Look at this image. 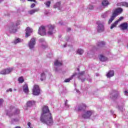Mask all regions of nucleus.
Instances as JSON below:
<instances>
[{
  "label": "nucleus",
  "instance_id": "obj_1",
  "mask_svg": "<svg viewBox=\"0 0 128 128\" xmlns=\"http://www.w3.org/2000/svg\"><path fill=\"white\" fill-rule=\"evenodd\" d=\"M40 120L42 124H46L48 126H52L54 124L52 116V113L50 112L48 106H44L43 107L42 113L41 115Z\"/></svg>",
  "mask_w": 128,
  "mask_h": 128
},
{
  "label": "nucleus",
  "instance_id": "obj_2",
  "mask_svg": "<svg viewBox=\"0 0 128 128\" xmlns=\"http://www.w3.org/2000/svg\"><path fill=\"white\" fill-rule=\"evenodd\" d=\"M124 12V9L121 8H118L114 10L112 14V16L110 18L108 21V24H110L118 14H120L122 12Z\"/></svg>",
  "mask_w": 128,
  "mask_h": 128
},
{
  "label": "nucleus",
  "instance_id": "obj_3",
  "mask_svg": "<svg viewBox=\"0 0 128 128\" xmlns=\"http://www.w3.org/2000/svg\"><path fill=\"white\" fill-rule=\"evenodd\" d=\"M46 28L47 30H48V34L49 36H52V34H54L56 32V27L50 24Z\"/></svg>",
  "mask_w": 128,
  "mask_h": 128
},
{
  "label": "nucleus",
  "instance_id": "obj_4",
  "mask_svg": "<svg viewBox=\"0 0 128 128\" xmlns=\"http://www.w3.org/2000/svg\"><path fill=\"white\" fill-rule=\"evenodd\" d=\"M118 96H120V93L118 92V91L116 90H113L112 92L110 94V98L113 100H116V98H118Z\"/></svg>",
  "mask_w": 128,
  "mask_h": 128
},
{
  "label": "nucleus",
  "instance_id": "obj_5",
  "mask_svg": "<svg viewBox=\"0 0 128 128\" xmlns=\"http://www.w3.org/2000/svg\"><path fill=\"white\" fill-rule=\"evenodd\" d=\"M32 92L34 96H38L40 94V90L38 85H34V86Z\"/></svg>",
  "mask_w": 128,
  "mask_h": 128
},
{
  "label": "nucleus",
  "instance_id": "obj_6",
  "mask_svg": "<svg viewBox=\"0 0 128 128\" xmlns=\"http://www.w3.org/2000/svg\"><path fill=\"white\" fill-rule=\"evenodd\" d=\"M36 38H32L30 40L29 43H28V46L30 50H32V48H34V46H36Z\"/></svg>",
  "mask_w": 128,
  "mask_h": 128
},
{
  "label": "nucleus",
  "instance_id": "obj_7",
  "mask_svg": "<svg viewBox=\"0 0 128 128\" xmlns=\"http://www.w3.org/2000/svg\"><path fill=\"white\" fill-rule=\"evenodd\" d=\"M92 114H94L93 110H88L86 114H82V118H90Z\"/></svg>",
  "mask_w": 128,
  "mask_h": 128
},
{
  "label": "nucleus",
  "instance_id": "obj_8",
  "mask_svg": "<svg viewBox=\"0 0 128 128\" xmlns=\"http://www.w3.org/2000/svg\"><path fill=\"white\" fill-rule=\"evenodd\" d=\"M97 24H98L97 31L98 32H102L104 30V24L100 23V22H96Z\"/></svg>",
  "mask_w": 128,
  "mask_h": 128
},
{
  "label": "nucleus",
  "instance_id": "obj_9",
  "mask_svg": "<svg viewBox=\"0 0 128 128\" xmlns=\"http://www.w3.org/2000/svg\"><path fill=\"white\" fill-rule=\"evenodd\" d=\"M17 26H15L14 24H12L11 26H9V32L11 34H14V32H16Z\"/></svg>",
  "mask_w": 128,
  "mask_h": 128
},
{
  "label": "nucleus",
  "instance_id": "obj_10",
  "mask_svg": "<svg viewBox=\"0 0 128 128\" xmlns=\"http://www.w3.org/2000/svg\"><path fill=\"white\" fill-rule=\"evenodd\" d=\"M38 34L40 36H46V28H44V26H41L39 28Z\"/></svg>",
  "mask_w": 128,
  "mask_h": 128
},
{
  "label": "nucleus",
  "instance_id": "obj_11",
  "mask_svg": "<svg viewBox=\"0 0 128 128\" xmlns=\"http://www.w3.org/2000/svg\"><path fill=\"white\" fill-rule=\"evenodd\" d=\"M86 108V104H81L78 105L77 108H76V110H78V112H80V110H84Z\"/></svg>",
  "mask_w": 128,
  "mask_h": 128
},
{
  "label": "nucleus",
  "instance_id": "obj_12",
  "mask_svg": "<svg viewBox=\"0 0 128 128\" xmlns=\"http://www.w3.org/2000/svg\"><path fill=\"white\" fill-rule=\"evenodd\" d=\"M13 70L14 69L12 68H8L6 69H4L0 72V74H10V72H12Z\"/></svg>",
  "mask_w": 128,
  "mask_h": 128
},
{
  "label": "nucleus",
  "instance_id": "obj_13",
  "mask_svg": "<svg viewBox=\"0 0 128 128\" xmlns=\"http://www.w3.org/2000/svg\"><path fill=\"white\" fill-rule=\"evenodd\" d=\"M84 71L78 74V78L82 82H84L86 78L84 76Z\"/></svg>",
  "mask_w": 128,
  "mask_h": 128
},
{
  "label": "nucleus",
  "instance_id": "obj_14",
  "mask_svg": "<svg viewBox=\"0 0 128 128\" xmlns=\"http://www.w3.org/2000/svg\"><path fill=\"white\" fill-rule=\"evenodd\" d=\"M119 28H121L122 30H128V24L127 22H124L120 25Z\"/></svg>",
  "mask_w": 128,
  "mask_h": 128
},
{
  "label": "nucleus",
  "instance_id": "obj_15",
  "mask_svg": "<svg viewBox=\"0 0 128 128\" xmlns=\"http://www.w3.org/2000/svg\"><path fill=\"white\" fill-rule=\"evenodd\" d=\"M26 38H28V36H30V34L32 32V29L30 28V27H28L26 30Z\"/></svg>",
  "mask_w": 128,
  "mask_h": 128
},
{
  "label": "nucleus",
  "instance_id": "obj_16",
  "mask_svg": "<svg viewBox=\"0 0 128 128\" xmlns=\"http://www.w3.org/2000/svg\"><path fill=\"white\" fill-rule=\"evenodd\" d=\"M124 18L123 16H121L120 17L118 20L116 21L110 26V29L112 30L113 28H116V25L118 24V22H120V20H122V19Z\"/></svg>",
  "mask_w": 128,
  "mask_h": 128
},
{
  "label": "nucleus",
  "instance_id": "obj_17",
  "mask_svg": "<svg viewBox=\"0 0 128 128\" xmlns=\"http://www.w3.org/2000/svg\"><path fill=\"white\" fill-rule=\"evenodd\" d=\"M118 6H126V8H128V2H121L118 3L116 4Z\"/></svg>",
  "mask_w": 128,
  "mask_h": 128
},
{
  "label": "nucleus",
  "instance_id": "obj_18",
  "mask_svg": "<svg viewBox=\"0 0 128 128\" xmlns=\"http://www.w3.org/2000/svg\"><path fill=\"white\" fill-rule=\"evenodd\" d=\"M23 92L26 94H28V86L27 84H25L23 86Z\"/></svg>",
  "mask_w": 128,
  "mask_h": 128
},
{
  "label": "nucleus",
  "instance_id": "obj_19",
  "mask_svg": "<svg viewBox=\"0 0 128 128\" xmlns=\"http://www.w3.org/2000/svg\"><path fill=\"white\" fill-rule=\"evenodd\" d=\"M39 10H40V8H35V9H33L29 10L28 12V13L29 14L32 15V14H34L35 12H38Z\"/></svg>",
  "mask_w": 128,
  "mask_h": 128
},
{
  "label": "nucleus",
  "instance_id": "obj_20",
  "mask_svg": "<svg viewBox=\"0 0 128 128\" xmlns=\"http://www.w3.org/2000/svg\"><path fill=\"white\" fill-rule=\"evenodd\" d=\"M114 76V70H110L106 74L107 78H112V76Z\"/></svg>",
  "mask_w": 128,
  "mask_h": 128
},
{
  "label": "nucleus",
  "instance_id": "obj_21",
  "mask_svg": "<svg viewBox=\"0 0 128 128\" xmlns=\"http://www.w3.org/2000/svg\"><path fill=\"white\" fill-rule=\"evenodd\" d=\"M99 60L100 62H106V60H108V58L104 55L100 54L99 56Z\"/></svg>",
  "mask_w": 128,
  "mask_h": 128
},
{
  "label": "nucleus",
  "instance_id": "obj_22",
  "mask_svg": "<svg viewBox=\"0 0 128 128\" xmlns=\"http://www.w3.org/2000/svg\"><path fill=\"white\" fill-rule=\"evenodd\" d=\"M46 78V74L44 72H42L40 74V80L42 82V80H45Z\"/></svg>",
  "mask_w": 128,
  "mask_h": 128
},
{
  "label": "nucleus",
  "instance_id": "obj_23",
  "mask_svg": "<svg viewBox=\"0 0 128 128\" xmlns=\"http://www.w3.org/2000/svg\"><path fill=\"white\" fill-rule=\"evenodd\" d=\"M76 76V73H75L71 77H70V78H66V79L64 82H70V81L71 80H72V78L74 76Z\"/></svg>",
  "mask_w": 128,
  "mask_h": 128
},
{
  "label": "nucleus",
  "instance_id": "obj_24",
  "mask_svg": "<svg viewBox=\"0 0 128 128\" xmlns=\"http://www.w3.org/2000/svg\"><path fill=\"white\" fill-rule=\"evenodd\" d=\"M54 65L56 66H62V62H58V60H56L54 62Z\"/></svg>",
  "mask_w": 128,
  "mask_h": 128
},
{
  "label": "nucleus",
  "instance_id": "obj_25",
  "mask_svg": "<svg viewBox=\"0 0 128 128\" xmlns=\"http://www.w3.org/2000/svg\"><path fill=\"white\" fill-rule=\"evenodd\" d=\"M36 104V102L34 101H29L27 102V106H32Z\"/></svg>",
  "mask_w": 128,
  "mask_h": 128
},
{
  "label": "nucleus",
  "instance_id": "obj_26",
  "mask_svg": "<svg viewBox=\"0 0 128 128\" xmlns=\"http://www.w3.org/2000/svg\"><path fill=\"white\" fill-rule=\"evenodd\" d=\"M53 8H58V10H60V2H58L56 3V4L53 6Z\"/></svg>",
  "mask_w": 128,
  "mask_h": 128
},
{
  "label": "nucleus",
  "instance_id": "obj_27",
  "mask_svg": "<svg viewBox=\"0 0 128 128\" xmlns=\"http://www.w3.org/2000/svg\"><path fill=\"white\" fill-rule=\"evenodd\" d=\"M18 82L19 84H22L24 82V77L20 76L18 78Z\"/></svg>",
  "mask_w": 128,
  "mask_h": 128
},
{
  "label": "nucleus",
  "instance_id": "obj_28",
  "mask_svg": "<svg viewBox=\"0 0 128 128\" xmlns=\"http://www.w3.org/2000/svg\"><path fill=\"white\" fill-rule=\"evenodd\" d=\"M77 54H80V56H82L84 54V50L82 49H78L77 50Z\"/></svg>",
  "mask_w": 128,
  "mask_h": 128
},
{
  "label": "nucleus",
  "instance_id": "obj_29",
  "mask_svg": "<svg viewBox=\"0 0 128 128\" xmlns=\"http://www.w3.org/2000/svg\"><path fill=\"white\" fill-rule=\"evenodd\" d=\"M102 5L104 6H108V1L104 0L102 2Z\"/></svg>",
  "mask_w": 128,
  "mask_h": 128
},
{
  "label": "nucleus",
  "instance_id": "obj_30",
  "mask_svg": "<svg viewBox=\"0 0 128 128\" xmlns=\"http://www.w3.org/2000/svg\"><path fill=\"white\" fill-rule=\"evenodd\" d=\"M104 44H106V42H98V46L100 47V46H104Z\"/></svg>",
  "mask_w": 128,
  "mask_h": 128
},
{
  "label": "nucleus",
  "instance_id": "obj_31",
  "mask_svg": "<svg viewBox=\"0 0 128 128\" xmlns=\"http://www.w3.org/2000/svg\"><path fill=\"white\" fill-rule=\"evenodd\" d=\"M108 12H106L105 13L102 14L101 16L102 18H108Z\"/></svg>",
  "mask_w": 128,
  "mask_h": 128
},
{
  "label": "nucleus",
  "instance_id": "obj_32",
  "mask_svg": "<svg viewBox=\"0 0 128 128\" xmlns=\"http://www.w3.org/2000/svg\"><path fill=\"white\" fill-rule=\"evenodd\" d=\"M50 4H51L50 1H47L46 2H44V4H46L47 8H50Z\"/></svg>",
  "mask_w": 128,
  "mask_h": 128
},
{
  "label": "nucleus",
  "instance_id": "obj_33",
  "mask_svg": "<svg viewBox=\"0 0 128 128\" xmlns=\"http://www.w3.org/2000/svg\"><path fill=\"white\" fill-rule=\"evenodd\" d=\"M18 42H20V38H17L15 40H14V44H18Z\"/></svg>",
  "mask_w": 128,
  "mask_h": 128
},
{
  "label": "nucleus",
  "instance_id": "obj_34",
  "mask_svg": "<svg viewBox=\"0 0 128 128\" xmlns=\"http://www.w3.org/2000/svg\"><path fill=\"white\" fill-rule=\"evenodd\" d=\"M4 102V100L2 98H0V107L2 106V103Z\"/></svg>",
  "mask_w": 128,
  "mask_h": 128
},
{
  "label": "nucleus",
  "instance_id": "obj_35",
  "mask_svg": "<svg viewBox=\"0 0 128 128\" xmlns=\"http://www.w3.org/2000/svg\"><path fill=\"white\" fill-rule=\"evenodd\" d=\"M88 8V10H94V6L92 5H89Z\"/></svg>",
  "mask_w": 128,
  "mask_h": 128
},
{
  "label": "nucleus",
  "instance_id": "obj_36",
  "mask_svg": "<svg viewBox=\"0 0 128 128\" xmlns=\"http://www.w3.org/2000/svg\"><path fill=\"white\" fill-rule=\"evenodd\" d=\"M20 114V110L16 109V112L14 114Z\"/></svg>",
  "mask_w": 128,
  "mask_h": 128
},
{
  "label": "nucleus",
  "instance_id": "obj_37",
  "mask_svg": "<svg viewBox=\"0 0 128 128\" xmlns=\"http://www.w3.org/2000/svg\"><path fill=\"white\" fill-rule=\"evenodd\" d=\"M65 106L66 108H68L70 106L68 104V100H66L65 102Z\"/></svg>",
  "mask_w": 128,
  "mask_h": 128
},
{
  "label": "nucleus",
  "instance_id": "obj_38",
  "mask_svg": "<svg viewBox=\"0 0 128 128\" xmlns=\"http://www.w3.org/2000/svg\"><path fill=\"white\" fill-rule=\"evenodd\" d=\"M34 6H36V4H32L30 6L31 8H34Z\"/></svg>",
  "mask_w": 128,
  "mask_h": 128
},
{
  "label": "nucleus",
  "instance_id": "obj_39",
  "mask_svg": "<svg viewBox=\"0 0 128 128\" xmlns=\"http://www.w3.org/2000/svg\"><path fill=\"white\" fill-rule=\"evenodd\" d=\"M40 42H44V39L42 38L40 39Z\"/></svg>",
  "mask_w": 128,
  "mask_h": 128
},
{
  "label": "nucleus",
  "instance_id": "obj_40",
  "mask_svg": "<svg viewBox=\"0 0 128 128\" xmlns=\"http://www.w3.org/2000/svg\"><path fill=\"white\" fill-rule=\"evenodd\" d=\"M124 94H125V96H128V90L124 91Z\"/></svg>",
  "mask_w": 128,
  "mask_h": 128
},
{
  "label": "nucleus",
  "instance_id": "obj_41",
  "mask_svg": "<svg viewBox=\"0 0 128 128\" xmlns=\"http://www.w3.org/2000/svg\"><path fill=\"white\" fill-rule=\"evenodd\" d=\"M28 126H29V128H32V127H30V122H29L28 124Z\"/></svg>",
  "mask_w": 128,
  "mask_h": 128
},
{
  "label": "nucleus",
  "instance_id": "obj_42",
  "mask_svg": "<svg viewBox=\"0 0 128 128\" xmlns=\"http://www.w3.org/2000/svg\"><path fill=\"white\" fill-rule=\"evenodd\" d=\"M28 2H36V0H28Z\"/></svg>",
  "mask_w": 128,
  "mask_h": 128
},
{
  "label": "nucleus",
  "instance_id": "obj_43",
  "mask_svg": "<svg viewBox=\"0 0 128 128\" xmlns=\"http://www.w3.org/2000/svg\"><path fill=\"white\" fill-rule=\"evenodd\" d=\"M7 92H12V89L10 88L8 90H7Z\"/></svg>",
  "mask_w": 128,
  "mask_h": 128
},
{
  "label": "nucleus",
  "instance_id": "obj_44",
  "mask_svg": "<svg viewBox=\"0 0 128 128\" xmlns=\"http://www.w3.org/2000/svg\"><path fill=\"white\" fill-rule=\"evenodd\" d=\"M45 14H48V11L45 12Z\"/></svg>",
  "mask_w": 128,
  "mask_h": 128
},
{
  "label": "nucleus",
  "instance_id": "obj_45",
  "mask_svg": "<svg viewBox=\"0 0 128 128\" xmlns=\"http://www.w3.org/2000/svg\"><path fill=\"white\" fill-rule=\"evenodd\" d=\"M71 28H68V32H70V30H71Z\"/></svg>",
  "mask_w": 128,
  "mask_h": 128
},
{
  "label": "nucleus",
  "instance_id": "obj_46",
  "mask_svg": "<svg viewBox=\"0 0 128 128\" xmlns=\"http://www.w3.org/2000/svg\"><path fill=\"white\" fill-rule=\"evenodd\" d=\"M14 122H18V119H14Z\"/></svg>",
  "mask_w": 128,
  "mask_h": 128
},
{
  "label": "nucleus",
  "instance_id": "obj_47",
  "mask_svg": "<svg viewBox=\"0 0 128 128\" xmlns=\"http://www.w3.org/2000/svg\"><path fill=\"white\" fill-rule=\"evenodd\" d=\"M56 72H58V68H56L55 69Z\"/></svg>",
  "mask_w": 128,
  "mask_h": 128
},
{
  "label": "nucleus",
  "instance_id": "obj_48",
  "mask_svg": "<svg viewBox=\"0 0 128 128\" xmlns=\"http://www.w3.org/2000/svg\"><path fill=\"white\" fill-rule=\"evenodd\" d=\"M2 1H4V0H0V2Z\"/></svg>",
  "mask_w": 128,
  "mask_h": 128
},
{
  "label": "nucleus",
  "instance_id": "obj_49",
  "mask_svg": "<svg viewBox=\"0 0 128 128\" xmlns=\"http://www.w3.org/2000/svg\"><path fill=\"white\" fill-rule=\"evenodd\" d=\"M22 2H24L26 0H21Z\"/></svg>",
  "mask_w": 128,
  "mask_h": 128
},
{
  "label": "nucleus",
  "instance_id": "obj_50",
  "mask_svg": "<svg viewBox=\"0 0 128 128\" xmlns=\"http://www.w3.org/2000/svg\"><path fill=\"white\" fill-rule=\"evenodd\" d=\"M77 70H80V68H78L77 69Z\"/></svg>",
  "mask_w": 128,
  "mask_h": 128
},
{
  "label": "nucleus",
  "instance_id": "obj_51",
  "mask_svg": "<svg viewBox=\"0 0 128 128\" xmlns=\"http://www.w3.org/2000/svg\"><path fill=\"white\" fill-rule=\"evenodd\" d=\"M9 116H12V115L8 114Z\"/></svg>",
  "mask_w": 128,
  "mask_h": 128
},
{
  "label": "nucleus",
  "instance_id": "obj_52",
  "mask_svg": "<svg viewBox=\"0 0 128 128\" xmlns=\"http://www.w3.org/2000/svg\"><path fill=\"white\" fill-rule=\"evenodd\" d=\"M64 48H66V45H64Z\"/></svg>",
  "mask_w": 128,
  "mask_h": 128
}]
</instances>
